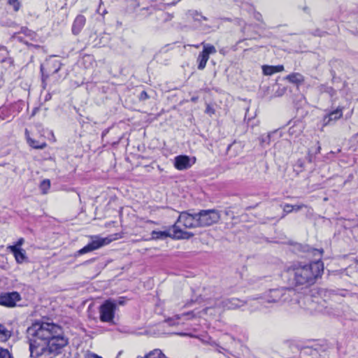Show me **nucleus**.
<instances>
[{
	"label": "nucleus",
	"mask_w": 358,
	"mask_h": 358,
	"mask_svg": "<svg viewBox=\"0 0 358 358\" xmlns=\"http://www.w3.org/2000/svg\"><path fill=\"white\" fill-rule=\"evenodd\" d=\"M26 334L31 358H55L69 344L62 327L52 322H36Z\"/></svg>",
	"instance_id": "obj_1"
},
{
	"label": "nucleus",
	"mask_w": 358,
	"mask_h": 358,
	"mask_svg": "<svg viewBox=\"0 0 358 358\" xmlns=\"http://www.w3.org/2000/svg\"><path fill=\"white\" fill-rule=\"evenodd\" d=\"M297 250L311 255L315 259L308 264L299 262L292 263L285 269L283 277L291 286L307 287L315 284L323 273L324 266L321 257L324 251L322 249L313 248L308 245L301 244L297 246Z\"/></svg>",
	"instance_id": "obj_2"
},
{
	"label": "nucleus",
	"mask_w": 358,
	"mask_h": 358,
	"mask_svg": "<svg viewBox=\"0 0 358 358\" xmlns=\"http://www.w3.org/2000/svg\"><path fill=\"white\" fill-rule=\"evenodd\" d=\"M294 294V290L292 288L279 287L271 289L264 292L259 297L251 299L249 300L251 305H263L264 303H277L289 301Z\"/></svg>",
	"instance_id": "obj_3"
},
{
	"label": "nucleus",
	"mask_w": 358,
	"mask_h": 358,
	"mask_svg": "<svg viewBox=\"0 0 358 358\" xmlns=\"http://www.w3.org/2000/svg\"><path fill=\"white\" fill-rule=\"evenodd\" d=\"M62 66V64L61 61L54 57L47 59L44 64L41 65L40 70L41 73L42 86L43 88H45L47 85L46 80L48 78L52 77L54 81L59 80V76H57V74Z\"/></svg>",
	"instance_id": "obj_4"
},
{
	"label": "nucleus",
	"mask_w": 358,
	"mask_h": 358,
	"mask_svg": "<svg viewBox=\"0 0 358 358\" xmlns=\"http://www.w3.org/2000/svg\"><path fill=\"white\" fill-rule=\"evenodd\" d=\"M152 239L154 240H163L167 237H170L173 239H189L194 236L192 232L184 231L178 225L174 224L172 225L171 229L168 231H152L151 233Z\"/></svg>",
	"instance_id": "obj_5"
},
{
	"label": "nucleus",
	"mask_w": 358,
	"mask_h": 358,
	"mask_svg": "<svg viewBox=\"0 0 358 358\" xmlns=\"http://www.w3.org/2000/svg\"><path fill=\"white\" fill-rule=\"evenodd\" d=\"M199 227H206L217 223L220 219V214L215 209L201 210L196 213Z\"/></svg>",
	"instance_id": "obj_6"
},
{
	"label": "nucleus",
	"mask_w": 358,
	"mask_h": 358,
	"mask_svg": "<svg viewBox=\"0 0 358 358\" xmlns=\"http://www.w3.org/2000/svg\"><path fill=\"white\" fill-rule=\"evenodd\" d=\"M117 303L112 299L105 301L99 307L100 320L110 322L113 320Z\"/></svg>",
	"instance_id": "obj_7"
},
{
	"label": "nucleus",
	"mask_w": 358,
	"mask_h": 358,
	"mask_svg": "<svg viewBox=\"0 0 358 358\" xmlns=\"http://www.w3.org/2000/svg\"><path fill=\"white\" fill-rule=\"evenodd\" d=\"M182 224L185 228L193 229L199 227L198 218L196 213H189L187 211L181 212L175 224Z\"/></svg>",
	"instance_id": "obj_8"
},
{
	"label": "nucleus",
	"mask_w": 358,
	"mask_h": 358,
	"mask_svg": "<svg viewBox=\"0 0 358 358\" xmlns=\"http://www.w3.org/2000/svg\"><path fill=\"white\" fill-rule=\"evenodd\" d=\"M110 242V240H109L107 238L96 237V238L93 240L92 242L89 243L87 245H85L80 250H78L75 254V257H78L85 253L92 252L93 250H97L101 247L108 244Z\"/></svg>",
	"instance_id": "obj_9"
},
{
	"label": "nucleus",
	"mask_w": 358,
	"mask_h": 358,
	"mask_svg": "<svg viewBox=\"0 0 358 358\" xmlns=\"http://www.w3.org/2000/svg\"><path fill=\"white\" fill-rule=\"evenodd\" d=\"M215 299L214 303L215 307H221L224 309H236L243 306L245 302L238 298L225 299L222 301L218 300L215 295L213 296Z\"/></svg>",
	"instance_id": "obj_10"
},
{
	"label": "nucleus",
	"mask_w": 358,
	"mask_h": 358,
	"mask_svg": "<svg viewBox=\"0 0 358 358\" xmlns=\"http://www.w3.org/2000/svg\"><path fill=\"white\" fill-rule=\"evenodd\" d=\"M21 300L20 294L17 292H3L0 294V305L8 308L16 306V303Z\"/></svg>",
	"instance_id": "obj_11"
},
{
	"label": "nucleus",
	"mask_w": 358,
	"mask_h": 358,
	"mask_svg": "<svg viewBox=\"0 0 358 358\" xmlns=\"http://www.w3.org/2000/svg\"><path fill=\"white\" fill-rule=\"evenodd\" d=\"M195 160L194 157L192 159L187 155H178L174 159V166L179 171L187 170L194 164Z\"/></svg>",
	"instance_id": "obj_12"
},
{
	"label": "nucleus",
	"mask_w": 358,
	"mask_h": 358,
	"mask_svg": "<svg viewBox=\"0 0 358 358\" xmlns=\"http://www.w3.org/2000/svg\"><path fill=\"white\" fill-rule=\"evenodd\" d=\"M289 124H292L288 129L289 136L293 138L300 136L305 129L304 122L300 120H297L293 122L290 121Z\"/></svg>",
	"instance_id": "obj_13"
},
{
	"label": "nucleus",
	"mask_w": 358,
	"mask_h": 358,
	"mask_svg": "<svg viewBox=\"0 0 358 358\" xmlns=\"http://www.w3.org/2000/svg\"><path fill=\"white\" fill-rule=\"evenodd\" d=\"M343 115V108L338 107L336 109L331 111L326 115L323 118V124L327 125L331 121L336 120L341 118Z\"/></svg>",
	"instance_id": "obj_14"
},
{
	"label": "nucleus",
	"mask_w": 358,
	"mask_h": 358,
	"mask_svg": "<svg viewBox=\"0 0 358 358\" xmlns=\"http://www.w3.org/2000/svg\"><path fill=\"white\" fill-rule=\"evenodd\" d=\"M86 19L84 15H78L73 21L72 25V33L78 35L85 24Z\"/></svg>",
	"instance_id": "obj_15"
},
{
	"label": "nucleus",
	"mask_w": 358,
	"mask_h": 358,
	"mask_svg": "<svg viewBox=\"0 0 358 358\" xmlns=\"http://www.w3.org/2000/svg\"><path fill=\"white\" fill-rule=\"evenodd\" d=\"M8 249L13 254L17 263H22L26 259V252L22 248H17L16 246H8Z\"/></svg>",
	"instance_id": "obj_16"
},
{
	"label": "nucleus",
	"mask_w": 358,
	"mask_h": 358,
	"mask_svg": "<svg viewBox=\"0 0 358 358\" xmlns=\"http://www.w3.org/2000/svg\"><path fill=\"white\" fill-rule=\"evenodd\" d=\"M285 80L289 83L299 86L304 83L305 78L300 73H292L285 77Z\"/></svg>",
	"instance_id": "obj_17"
},
{
	"label": "nucleus",
	"mask_w": 358,
	"mask_h": 358,
	"mask_svg": "<svg viewBox=\"0 0 358 358\" xmlns=\"http://www.w3.org/2000/svg\"><path fill=\"white\" fill-rule=\"evenodd\" d=\"M283 70H284V66L282 65H277V66L264 65L262 66L263 73L266 76H271L275 73L281 72Z\"/></svg>",
	"instance_id": "obj_18"
},
{
	"label": "nucleus",
	"mask_w": 358,
	"mask_h": 358,
	"mask_svg": "<svg viewBox=\"0 0 358 358\" xmlns=\"http://www.w3.org/2000/svg\"><path fill=\"white\" fill-rule=\"evenodd\" d=\"M201 45L203 46V50L201 52L208 57L210 55L216 52V48L214 45L210 43H206L205 42H202Z\"/></svg>",
	"instance_id": "obj_19"
},
{
	"label": "nucleus",
	"mask_w": 358,
	"mask_h": 358,
	"mask_svg": "<svg viewBox=\"0 0 358 358\" xmlns=\"http://www.w3.org/2000/svg\"><path fill=\"white\" fill-rule=\"evenodd\" d=\"M209 57L204 55L202 52L199 53L197 57L198 69L203 70L206 66Z\"/></svg>",
	"instance_id": "obj_20"
},
{
	"label": "nucleus",
	"mask_w": 358,
	"mask_h": 358,
	"mask_svg": "<svg viewBox=\"0 0 358 358\" xmlns=\"http://www.w3.org/2000/svg\"><path fill=\"white\" fill-rule=\"evenodd\" d=\"M171 18L172 16L168 13L160 10L156 13V19L161 24L171 20Z\"/></svg>",
	"instance_id": "obj_21"
},
{
	"label": "nucleus",
	"mask_w": 358,
	"mask_h": 358,
	"mask_svg": "<svg viewBox=\"0 0 358 358\" xmlns=\"http://www.w3.org/2000/svg\"><path fill=\"white\" fill-rule=\"evenodd\" d=\"M182 316H189L190 318H194V317H195L196 315H195L194 311H189V312L185 313L181 315H176L173 318H169V319L166 320V322H167L170 325H174L175 323L172 322L173 321V320H178L181 319V317Z\"/></svg>",
	"instance_id": "obj_22"
},
{
	"label": "nucleus",
	"mask_w": 358,
	"mask_h": 358,
	"mask_svg": "<svg viewBox=\"0 0 358 358\" xmlns=\"http://www.w3.org/2000/svg\"><path fill=\"white\" fill-rule=\"evenodd\" d=\"M10 336V331H8L3 324H0V341H6Z\"/></svg>",
	"instance_id": "obj_23"
},
{
	"label": "nucleus",
	"mask_w": 358,
	"mask_h": 358,
	"mask_svg": "<svg viewBox=\"0 0 358 358\" xmlns=\"http://www.w3.org/2000/svg\"><path fill=\"white\" fill-rule=\"evenodd\" d=\"M27 142L29 145L35 149H43L47 146L45 142L39 143L38 141L34 140L31 138H27Z\"/></svg>",
	"instance_id": "obj_24"
},
{
	"label": "nucleus",
	"mask_w": 358,
	"mask_h": 358,
	"mask_svg": "<svg viewBox=\"0 0 358 358\" xmlns=\"http://www.w3.org/2000/svg\"><path fill=\"white\" fill-rule=\"evenodd\" d=\"M146 358H166L159 349H155L146 355Z\"/></svg>",
	"instance_id": "obj_25"
},
{
	"label": "nucleus",
	"mask_w": 358,
	"mask_h": 358,
	"mask_svg": "<svg viewBox=\"0 0 358 358\" xmlns=\"http://www.w3.org/2000/svg\"><path fill=\"white\" fill-rule=\"evenodd\" d=\"M319 88L321 92L328 93L331 96H333L336 94L335 90L332 87L327 85H321Z\"/></svg>",
	"instance_id": "obj_26"
},
{
	"label": "nucleus",
	"mask_w": 358,
	"mask_h": 358,
	"mask_svg": "<svg viewBox=\"0 0 358 358\" xmlns=\"http://www.w3.org/2000/svg\"><path fill=\"white\" fill-rule=\"evenodd\" d=\"M303 353L308 354L312 356L313 358H317L319 355L317 349L309 347L304 348L303 349Z\"/></svg>",
	"instance_id": "obj_27"
},
{
	"label": "nucleus",
	"mask_w": 358,
	"mask_h": 358,
	"mask_svg": "<svg viewBox=\"0 0 358 358\" xmlns=\"http://www.w3.org/2000/svg\"><path fill=\"white\" fill-rule=\"evenodd\" d=\"M50 187V181L48 179L43 180L40 184V188L43 194H46Z\"/></svg>",
	"instance_id": "obj_28"
},
{
	"label": "nucleus",
	"mask_w": 358,
	"mask_h": 358,
	"mask_svg": "<svg viewBox=\"0 0 358 358\" xmlns=\"http://www.w3.org/2000/svg\"><path fill=\"white\" fill-rule=\"evenodd\" d=\"M304 168V161L302 159H299L294 164V171L299 173L301 172Z\"/></svg>",
	"instance_id": "obj_29"
},
{
	"label": "nucleus",
	"mask_w": 358,
	"mask_h": 358,
	"mask_svg": "<svg viewBox=\"0 0 358 358\" xmlns=\"http://www.w3.org/2000/svg\"><path fill=\"white\" fill-rule=\"evenodd\" d=\"M0 358H13L8 350L0 347Z\"/></svg>",
	"instance_id": "obj_30"
},
{
	"label": "nucleus",
	"mask_w": 358,
	"mask_h": 358,
	"mask_svg": "<svg viewBox=\"0 0 358 358\" xmlns=\"http://www.w3.org/2000/svg\"><path fill=\"white\" fill-rule=\"evenodd\" d=\"M8 3L13 7L15 11H17L20 8V3L18 0H8Z\"/></svg>",
	"instance_id": "obj_31"
},
{
	"label": "nucleus",
	"mask_w": 358,
	"mask_h": 358,
	"mask_svg": "<svg viewBox=\"0 0 358 358\" xmlns=\"http://www.w3.org/2000/svg\"><path fill=\"white\" fill-rule=\"evenodd\" d=\"M283 211L284 214L282 215V217H284L287 214L293 211V205L288 203L285 204L283 207Z\"/></svg>",
	"instance_id": "obj_32"
},
{
	"label": "nucleus",
	"mask_w": 358,
	"mask_h": 358,
	"mask_svg": "<svg viewBox=\"0 0 358 358\" xmlns=\"http://www.w3.org/2000/svg\"><path fill=\"white\" fill-rule=\"evenodd\" d=\"M0 55L2 57L1 62H4V59L8 55V51L5 46L0 45Z\"/></svg>",
	"instance_id": "obj_33"
},
{
	"label": "nucleus",
	"mask_w": 358,
	"mask_h": 358,
	"mask_svg": "<svg viewBox=\"0 0 358 358\" xmlns=\"http://www.w3.org/2000/svg\"><path fill=\"white\" fill-rule=\"evenodd\" d=\"M271 134H268L266 136H262L261 138L262 143V144H264V143L269 144L270 141H271Z\"/></svg>",
	"instance_id": "obj_34"
},
{
	"label": "nucleus",
	"mask_w": 358,
	"mask_h": 358,
	"mask_svg": "<svg viewBox=\"0 0 358 358\" xmlns=\"http://www.w3.org/2000/svg\"><path fill=\"white\" fill-rule=\"evenodd\" d=\"M205 113L206 114L212 115L213 114L215 113V109L212 106H210L209 104H207L206 110H205Z\"/></svg>",
	"instance_id": "obj_35"
},
{
	"label": "nucleus",
	"mask_w": 358,
	"mask_h": 358,
	"mask_svg": "<svg viewBox=\"0 0 358 358\" xmlns=\"http://www.w3.org/2000/svg\"><path fill=\"white\" fill-rule=\"evenodd\" d=\"M139 99L141 101H145L149 98L148 93L145 91H142L139 94Z\"/></svg>",
	"instance_id": "obj_36"
},
{
	"label": "nucleus",
	"mask_w": 358,
	"mask_h": 358,
	"mask_svg": "<svg viewBox=\"0 0 358 358\" xmlns=\"http://www.w3.org/2000/svg\"><path fill=\"white\" fill-rule=\"evenodd\" d=\"M326 34L325 31H321L320 29H316L314 33L313 34L314 36H323L324 34Z\"/></svg>",
	"instance_id": "obj_37"
},
{
	"label": "nucleus",
	"mask_w": 358,
	"mask_h": 358,
	"mask_svg": "<svg viewBox=\"0 0 358 358\" xmlns=\"http://www.w3.org/2000/svg\"><path fill=\"white\" fill-rule=\"evenodd\" d=\"M24 240L23 238H20L18 239V241L16 242V243L13 246H16L17 248H21V245L24 243Z\"/></svg>",
	"instance_id": "obj_38"
},
{
	"label": "nucleus",
	"mask_w": 358,
	"mask_h": 358,
	"mask_svg": "<svg viewBox=\"0 0 358 358\" xmlns=\"http://www.w3.org/2000/svg\"><path fill=\"white\" fill-rule=\"evenodd\" d=\"M305 206L303 204L301 205H293V211H299L302 209Z\"/></svg>",
	"instance_id": "obj_39"
},
{
	"label": "nucleus",
	"mask_w": 358,
	"mask_h": 358,
	"mask_svg": "<svg viewBox=\"0 0 358 358\" xmlns=\"http://www.w3.org/2000/svg\"><path fill=\"white\" fill-rule=\"evenodd\" d=\"M113 301V299H112ZM117 303V305H124V298H120L118 300H114Z\"/></svg>",
	"instance_id": "obj_40"
},
{
	"label": "nucleus",
	"mask_w": 358,
	"mask_h": 358,
	"mask_svg": "<svg viewBox=\"0 0 358 358\" xmlns=\"http://www.w3.org/2000/svg\"><path fill=\"white\" fill-rule=\"evenodd\" d=\"M317 148H316V150H315V155L320 153V150H321V146L320 145L319 141L317 142Z\"/></svg>",
	"instance_id": "obj_41"
},
{
	"label": "nucleus",
	"mask_w": 358,
	"mask_h": 358,
	"mask_svg": "<svg viewBox=\"0 0 358 358\" xmlns=\"http://www.w3.org/2000/svg\"><path fill=\"white\" fill-rule=\"evenodd\" d=\"M210 307H206L205 308H203L201 312L200 313H202V314H207L208 313V311L210 310Z\"/></svg>",
	"instance_id": "obj_42"
},
{
	"label": "nucleus",
	"mask_w": 358,
	"mask_h": 358,
	"mask_svg": "<svg viewBox=\"0 0 358 358\" xmlns=\"http://www.w3.org/2000/svg\"><path fill=\"white\" fill-rule=\"evenodd\" d=\"M86 358H102V357H99L98 355H96L95 354H90V355H88V356Z\"/></svg>",
	"instance_id": "obj_43"
},
{
	"label": "nucleus",
	"mask_w": 358,
	"mask_h": 358,
	"mask_svg": "<svg viewBox=\"0 0 358 358\" xmlns=\"http://www.w3.org/2000/svg\"><path fill=\"white\" fill-rule=\"evenodd\" d=\"M236 145L234 143L233 144H230L229 145L228 148H227V152L229 153L231 152V150H232V148L235 146Z\"/></svg>",
	"instance_id": "obj_44"
},
{
	"label": "nucleus",
	"mask_w": 358,
	"mask_h": 358,
	"mask_svg": "<svg viewBox=\"0 0 358 358\" xmlns=\"http://www.w3.org/2000/svg\"><path fill=\"white\" fill-rule=\"evenodd\" d=\"M334 154H335V152H334L331 151L330 152H329V153L327 154V157H328V158H330L331 156L334 155Z\"/></svg>",
	"instance_id": "obj_45"
},
{
	"label": "nucleus",
	"mask_w": 358,
	"mask_h": 358,
	"mask_svg": "<svg viewBox=\"0 0 358 358\" xmlns=\"http://www.w3.org/2000/svg\"><path fill=\"white\" fill-rule=\"evenodd\" d=\"M308 161L310 163L313 162V156L311 155H308Z\"/></svg>",
	"instance_id": "obj_46"
},
{
	"label": "nucleus",
	"mask_w": 358,
	"mask_h": 358,
	"mask_svg": "<svg viewBox=\"0 0 358 358\" xmlns=\"http://www.w3.org/2000/svg\"><path fill=\"white\" fill-rule=\"evenodd\" d=\"M211 299V296H209V297H208V296H207V294H205V295L203 296V300H207V299Z\"/></svg>",
	"instance_id": "obj_47"
},
{
	"label": "nucleus",
	"mask_w": 358,
	"mask_h": 358,
	"mask_svg": "<svg viewBox=\"0 0 358 358\" xmlns=\"http://www.w3.org/2000/svg\"><path fill=\"white\" fill-rule=\"evenodd\" d=\"M197 99H198V98H197V97H192V98L191 99V101H192V102H196V101H197Z\"/></svg>",
	"instance_id": "obj_48"
},
{
	"label": "nucleus",
	"mask_w": 358,
	"mask_h": 358,
	"mask_svg": "<svg viewBox=\"0 0 358 358\" xmlns=\"http://www.w3.org/2000/svg\"><path fill=\"white\" fill-rule=\"evenodd\" d=\"M220 52L221 54H222V55H224V54H225V51H224V48L220 49Z\"/></svg>",
	"instance_id": "obj_49"
},
{
	"label": "nucleus",
	"mask_w": 358,
	"mask_h": 358,
	"mask_svg": "<svg viewBox=\"0 0 358 358\" xmlns=\"http://www.w3.org/2000/svg\"><path fill=\"white\" fill-rule=\"evenodd\" d=\"M192 302H193V301H189V302H187V303L185 304V306H189L192 304Z\"/></svg>",
	"instance_id": "obj_50"
},
{
	"label": "nucleus",
	"mask_w": 358,
	"mask_h": 358,
	"mask_svg": "<svg viewBox=\"0 0 358 358\" xmlns=\"http://www.w3.org/2000/svg\"><path fill=\"white\" fill-rule=\"evenodd\" d=\"M200 45H201V44L200 45H193L192 46L196 48H199L200 47Z\"/></svg>",
	"instance_id": "obj_51"
},
{
	"label": "nucleus",
	"mask_w": 358,
	"mask_h": 358,
	"mask_svg": "<svg viewBox=\"0 0 358 358\" xmlns=\"http://www.w3.org/2000/svg\"><path fill=\"white\" fill-rule=\"evenodd\" d=\"M5 165H6V164H0V166H5Z\"/></svg>",
	"instance_id": "obj_52"
},
{
	"label": "nucleus",
	"mask_w": 358,
	"mask_h": 358,
	"mask_svg": "<svg viewBox=\"0 0 358 358\" xmlns=\"http://www.w3.org/2000/svg\"><path fill=\"white\" fill-rule=\"evenodd\" d=\"M201 17H202L203 20H206V18L205 17L201 16Z\"/></svg>",
	"instance_id": "obj_53"
},
{
	"label": "nucleus",
	"mask_w": 358,
	"mask_h": 358,
	"mask_svg": "<svg viewBox=\"0 0 358 358\" xmlns=\"http://www.w3.org/2000/svg\"><path fill=\"white\" fill-rule=\"evenodd\" d=\"M357 264H358V260L357 261Z\"/></svg>",
	"instance_id": "obj_54"
},
{
	"label": "nucleus",
	"mask_w": 358,
	"mask_h": 358,
	"mask_svg": "<svg viewBox=\"0 0 358 358\" xmlns=\"http://www.w3.org/2000/svg\"><path fill=\"white\" fill-rule=\"evenodd\" d=\"M116 358H118V357H116Z\"/></svg>",
	"instance_id": "obj_55"
}]
</instances>
